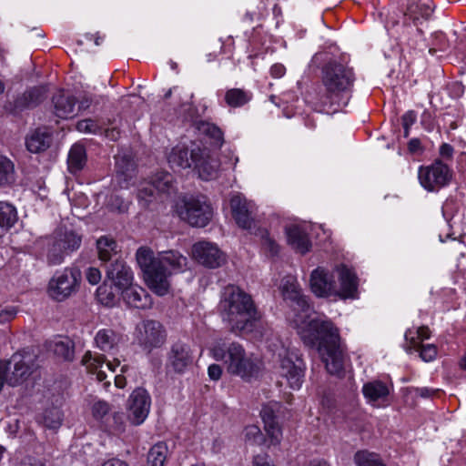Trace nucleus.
Returning <instances> with one entry per match:
<instances>
[{
	"instance_id": "58836bf2",
	"label": "nucleus",
	"mask_w": 466,
	"mask_h": 466,
	"mask_svg": "<svg viewBox=\"0 0 466 466\" xmlns=\"http://www.w3.org/2000/svg\"><path fill=\"white\" fill-rule=\"evenodd\" d=\"M98 257L102 261H109L113 256L116 255V243L114 239L107 237H101L96 241Z\"/></svg>"
},
{
	"instance_id": "473e14b6",
	"label": "nucleus",
	"mask_w": 466,
	"mask_h": 466,
	"mask_svg": "<svg viewBox=\"0 0 466 466\" xmlns=\"http://www.w3.org/2000/svg\"><path fill=\"white\" fill-rule=\"evenodd\" d=\"M52 138L47 131L36 129L26 138L25 145L32 153H38L49 147Z\"/></svg>"
},
{
	"instance_id": "37998d69",
	"label": "nucleus",
	"mask_w": 466,
	"mask_h": 466,
	"mask_svg": "<svg viewBox=\"0 0 466 466\" xmlns=\"http://www.w3.org/2000/svg\"><path fill=\"white\" fill-rule=\"evenodd\" d=\"M63 421V413L57 407L46 409L42 415L44 425L52 430L58 429Z\"/></svg>"
},
{
	"instance_id": "6e6d98bb",
	"label": "nucleus",
	"mask_w": 466,
	"mask_h": 466,
	"mask_svg": "<svg viewBox=\"0 0 466 466\" xmlns=\"http://www.w3.org/2000/svg\"><path fill=\"white\" fill-rule=\"evenodd\" d=\"M208 373L211 380H218L221 377L222 369L218 364H211L208 369Z\"/></svg>"
},
{
	"instance_id": "a211bd4d",
	"label": "nucleus",
	"mask_w": 466,
	"mask_h": 466,
	"mask_svg": "<svg viewBox=\"0 0 466 466\" xmlns=\"http://www.w3.org/2000/svg\"><path fill=\"white\" fill-rule=\"evenodd\" d=\"M193 163L194 168L201 179L211 180L218 177L219 161L210 155L208 148L199 146V150Z\"/></svg>"
},
{
	"instance_id": "a19ab883",
	"label": "nucleus",
	"mask_w": 466,
	"mask_h": 466,
	"mask_svg": "<svg viewBox=\"0 0 466 466\" xmlns=\"http://www.w3.org/2000/svg\"><path fill=\"white\" fill-rule=\"evenodd\" d=\"M249 93L240 88H232L226 92L225 101L231 107H239L250 100Z\"/></svg>"
},
{
	"instance_id": "4468645a",
	"label": "nucleus",
	"mask_w": 466,
	"mask_h": 466,
	"mask_svg": "<svg viewBox=\"0 0 466 466\" xmlns=\"http://www.w3.org/2000/svg\"><path fill=\"white\" fill-rule=\"evenodd\" d=\"M192 254L199 264L210 268H218L226 262L225 254L216 244L208 241L194 244Z\"/></svg>"
},
{
	"instance_id": "6e6552de",
	"label": "nucleus",
	"mask_w": 466,
	"mask_h": 466,
	"mask_svg": "<svg viewBox=\"0 0 466 466\" xmlns=\"http://www.w3.org/2000/svg\"><path fill=\"white\" fill-rule=\"evenodd\" d=\"M82 237L76 231L68 228H58L53 237L47 249V262L49 265H60L65 257L80 248Z\"/></svg>"
},
{
	"instance_id": "a878e982",
	"label": "nucleus",
	"mask_w": 466,
	"mask_h": 466,
	"mask_svg": "<svg viewBox=\"0 0 466 466\" xmlns=\"http://www.w3.org/2000/svg\"><path fill=\"white\" fill-rule=\"evenodd\" d=\"M405 339L407 342L405 350L408 353L419 352L420 359L425 362H430L436 359L438 350L435 345L420 343L412 335L411 330H408L405 333Z\"/></svg>"
},
{
	"instance_id": "864d4df0",
	"label": "nucleus",
	"mask_w": 466,
	"mask_h": 466,
	"mask_svg": "<svg viewBox=\"0 0 466 466\" xmlns=\"http://www.w3.org/2000/svg\"><path fill=\"white\" fill-rule=\"evenodd\" d=\"M15 315L16 310L14 308H6L0 310V324L10 321L15 317Z\"/></svg>"
},
{
	"instance_id": "f257e3e1",
	"label": "nucleus",
	"mask_w": 466,
	"mask_h": 466,
	"mask_svg": "<svg viewBox=\"0 0 466 466\" xmlns=\"http://www.w3.org/2000/svg\"><path fill=\"white\" fill-rule=\"evenodd\" d=\"M281 291L284 300L292 308L295 315L292 322L304 344L317 347L327 370L330 374H339L344 369L345 354L339 329L327 319L307 321L311 309L294 279L288 278L282 283Z\"/></svg>"
},
{
	"instance_id": "c03bdc74",
	"label": "nucleus",
	"mask_w": 466,
	"mask_h": 466,
	"mask_svg": "<svg viewBox=\"0 0 466 466\" xmlns=\"http://www.w3.org/2000/svg\"><path fill=\"white\" fill-rule=\"evenodd\" d=\"M46 96V89L44 86H35L24 94L26 106H35L40 104Z\"/></svg>"
},
{
	"instance_id": "69168bd1",
	"label": "nucleus",
	"mask_w": 466,
	"mask_h": 466,
	"mask_svg": "<svg viewBox=\"0 0 466 466\" xmlns=\"http://www.w3.org/2000/svg\"><path fill=\"white\" fill-rule=\"evenodd\" d=\"M417 392L420 397L428 398L434 392V390H430L428 388H420L417 390Z\"/></svg>"
},
{
	"instance_id": "49530a36",
	"label": "nucleus",
	"mask_w": 466,
	"mask_h": 466,
	"mask_svg": "<svg viewBox=\"0 0 466 466\" xmlns=\"http://www.w3.org/2000/svg\"><path fill=\"white\" fill-rule=\"evenodd\" d=\"M99 301L106 306H112L115 303V295L106 286H100L96 290Z\"/></svg>"
},
{
	"instance_id": "ea45409f",
	"label": "nucleus",
	"mask_w": 466,
	"mask_h": 466,
	"mask_svg": "<svg viewBox=\"0 0 466 466\" xmlns=\"http://www.w3.org/2000/svg\"><path fill=\"white\" fill-rule=\"evenodd\" d=\"M357 466H386L379 454L369 451H359L354 455Z\"/></svg>"
},
{
	"instance_id": "a18cd8bd",
	"label": "nucleus",
	"mask_w": 466,
	"mask_h": 466,
	"mask_svg": "<svg viewBox=\"0 0 466 466\" xmlns=\"http://www.w3.org/2000/svg\"><path fill=\"white\" fill-rule=\"evenodd\" d=\"M262 248L266 252H268L270 256H275L279 253V245L276 241L268 235V232H265L262 235Z\"/></svg>"
},
{
	"instance_id": "5fc2aeb1",
	"label": "nucleus",
	"mask_w": 466,
	"mask_h": 466,
	"mask_svg": "<svg viewBox=\"0 0 466 466\" xmlns=\"http://www.w3.org/2000/svg\"><path fill=\"white\" fill-rule=\"evenodd\" d=\"M411 333L420 343H422L424 339H429L431 335L430 329L427 327H420L416 330V333H413L412 331Z\"/></svg>"
},
{
	"instance_id": "7ed1b4c3",
	"label": "nucleus",
	"mask_w": 466,
	"mask_h": 466,
	"mask_svg": "<svg viewBox=\"0 0 466 466\" xmlns=\"http://www.w3.org/2000/svg\"><path fill=\"white\" fill-rule=\"evenodd\" d=\"M220 316L231 332H251L260 319L250 295L235 285L224 288L219 305Z\"/></svg>"
},
{
	"instance_id": "393cba45",
	"label": "nucleus",
	"mask_w": 466,
	"mask_h": 466,
	"mask_svg": "<svg viewBox=\"0 0 466 466\" xmlns=\"http://www.w3.org/2000/svg\"><path fill=\"white\" fill-rule=\"evenodd\" d=\"M55 115L63 119H67L76 115V99L71 95L59 91L52 99Z\"/></svg>"
},
{
	"instance_id": "13d9d810",
	"label": "nucleus",
	"mask_w": 466,
	"mask_h": 466,
	"mask_svg": "<svg viewBox=\"0 0 466 466\" xmlns=\"http://www.w3.org/2000/svg\"><path fill=\"white\" fill-rule=\"evenodd\" d=\"M453 151V147L447 143H443L440 147V155L447 159L452 158Z\"/></svg>"
},
{
	"instance_id": "de8ad7c7",
	"label": "nucleus",
	"mask_w": 466,
	"mask_h": 466,
	"mask_svg": "<svg viewBox=\"0 0 466 466\" xmlns=\"http://www.w3.org/2000/svg\"><path fill=\"white\" fill-rule=\"evenodd\" d=\"M245 437L252 443H260L262 441V434L258 426L249 425L245 428Z\"/></svg>"
},
{
	"instance_id": "603ef678",
	"label": "nucleus",
	"mask_w": 466,
	"mask_h": 466,
	"mask_svg": "<svg viewBox=\"0 0 466 466\" xmlns=\"http://www.w3.org/2000/svg\"><path fill=\"white\" fill-rule=\"evenodd\" d=\"M86 278L91 285H96L101 280V272L96 268H88L86 271Z\"/></svg>"
},
{
	"instance_id": "0e129e2a",
	"label": "nucleus",
	"mask_w": 466,
	"mask_h": 466,
	"mask_svg": "<svg viewBox=\"0 0 466 466\" xmlns=\"http://www.w3.org/2000/svg\"><path fill=\"white\" fill-rule=\"evenodd\" d=\"M115 384L117 388L123 389L127 384L126 378L121 374L116 375L115 376Z\"/></svg>"
},
{
	"instance_id": "6ab92c4d",
	"label": "nucleus",
	"mask_w": 466,
	"mask_h": 466,
	"mask_svg": "<svg viewBox=\"0 0 466 466\" xmlns=\"http://www.w3.org/2000/svg\"><path fill=\"white\" fill-rule=\"evenodd\" d=\"M199 145L191 142L190 145H177L167 155V162L171 167L188 168L194 164Z\"/></svg>"
},
{
	"instance_id": "2eb2a0df",
	"label": "nucleus",
	"mask_w": 466,
	"mask_h": 466,
	"mask_svg": "<svg viewBox=\"0 0 466 466\" xmlns=\"http://www.w3.org/2000/svg\"><path fill=\"white\" fill-rule=\"evenodd\" d=\"M280 375L287 380L292 390H299L303 382V361L294 353L289 354L280 360Z\"/></svg>"
},
{
	"instance_id": "bf43d9fd",
	"label": "nucleus",
	"mask_w": 466,
	"mask_h": 466,
	"mask_svg": "<svg viewBox=\"0 0 466 466\" xmlns=\"http://www.w3.org/2000/svg\"><path fill=\"white\" fill-rule=\"evenodd\" d=\"M254 466H275L268 461L267 456L257 455L253 460Z\"/></svg>"
},
{
	"instance_id": "4c0bfd02",
	"label": "nucleus",
	"mask_w": 466,
	"mask_h": 466,
	"mask_svg": "<svg viewBox=\"0 0 466 466\" xmlns=\"http://www.w3.org/2000/svg\"><path fill=\"white\" fill-rule=\"evenodd\" d=\"M15 180V166L6 157L0 156V187L12 185Z\"/></svg>"
},
{
	"instance_id": "20e7f679",
	"label": "nucleus",
	"mask_w": 466,
	"mask_h": 466,
	"mask_svg": "<svg viewBox=\"0 0 466 466\" xmlns=\"http://www.w3.org/2000/svg\"><path fill=\"white\" fill-rule=\"evenodd\" d=\"M210 355L218 361H223L227 371L248 380L258 375L259 361L248 355L239 343H226L222 339L214 342L209 349Z\"/></svg>"
},
{
	"instance_id": "c85d7f7f",
	"label": "nucleus",
	"mask_w": 466,
	"mask_h": 466,
	"mask_svg": "<svg viewBox=\"0 0 466 466\" xmlns=\"http://www.w3.org/2000/svg\"><path fill=\"white\" fill-rule=\"evenodd\" d=\"M116 179L121 188H127L129 181L135 176V165L132 160L126 157H118L116 158Z\"/></svg>"
},
{
	"instance_id": "f03ea898",
	"label": "nucleus",
	"mask_w": 466,
	"mask_h": 466,
	"mask_svg": "<svg viewBox=\"0 0 466 466\" xmlns=\"http://www.w3.org/2000/svg\"><path fill=\"white\" fill-rule=\"evenodd\" d=\"M137 261L148 288L158 296L168 293L169 276L183 271L187 264V258L178 251H162L155 257L153 251L145 247L137 249Z\"/></svg>"
},
{
	"instance_id": "39448f33",
	"label": "nucleus",
	"mask_w": 466,
	"mask_h": 466,
	"mask_svg": "<svg viewBox=\"0 0 466 466\" xmlns=\"http://www.w3.org/2000/svg\"><path fill=\"white\" fill-rule=\"evenodd\" d=\"M321 82L325 87V93L319 96V105L322 110L334 105L347 104L341 100V96L351 90L355 75L352 68L340 63L330 62L322 69Z\"/></svg>"
},
{
	"instance_id": "bb28decb",
	"label": "nucleus",
	"mask_w": 466,
	"mask_h": 466,
	"mask_svg": "<svg viewBox=\"0 0 466 466\" xmlns=\"http://www.w3.org/2000/svg\"><path fill=\"white\" fill-rule=\"evenodd\" d=\"M286 234L288 243L297 252L305 254L309 251L311 243L307 232L302 228L297 225L289 226L286 228Z\"/></svg>"
},
{
	"instance_id": "72a5a7b5",
	"label": "nucleus",
	"mask_w": 466,
	"mask_h": 466,
	"mask_svg": "<svg viewBox=\"0 0 466 466\" xmlns=\"http://www.w3.org/2000/svg\"><path fill=\"white\" fill-rule=\"evenodd\" d=\"M86 162V155L85 147L82 145L75 144L68 153V170L70 173L76 174L83 169Z\"/></svg>"
},
{
	"instance_id": "f3484780",
	"label": "nucleus",
	"mask_w": 466,
	"mask_h": 466,
	"mask_svg": "<svg viewBox=\"0 0 466 466\" xmlns=\"http://www.w3.org/2000/svg\"><path fill=\"white\" fill-rule=\"evenodd\" d=\"M312 292L321 298L336 297L338 288L332 274L323 268H317L310 276Z\"/></svg>"
},
{
	"instance_id": "338daca9",
	"label": "nucleus",
	"mask_w": 466,
	"mask_h": 466,
	"mask_svg": "<svg viewBox=\"0 0 466 466\" xmlns=\"http://www.w3.org/2000/svg\"><path fill=\"white\" fill-rule=\"evenodd\" d=\"M460 367L462 370H466V351H465V354L462 356V358L460 360Z\"/></svg>"
},
{
	"instance_id": "c9c22d12",
	"label": "nucleus",
	"mask_w": 466,
	"mask_h": 466,
	"mask_svg": "<svg viewBox=\"0 0 466 466\" xmlns=\"http://www.w3.org/2000/svg\"><path fill=\"white\" fill-rule=\"evenodd\" d=\"M363 394L369 401H377L385 400L390 393L388 386L379 380H374L364 384Z\"/></svg>"
},
{
	"instance_id": "9d476101",
	"label": "nucleus",
	"mask_w": 466,
	"mask_h": 466,
	"mask_svg": "<svg viewBox=\"0 0 466 466\" xmlns=\"http://www.w3.org/2000/svg\"><path fill=\"white\" fill-rule=\"evenodd\" d=\"M175 191L173 175L167 171H157L150 180L140 183L137 188V198L144 207H147L155 198L156 192L169 195Z\"/></svg>"
},
{
	"instance_id": "dca6fc26",
	"label": "nucleus",
	"mask_w": 466,
	"mask_h": 466,
	"mask_svg": "<svg viewBox=\"0 0 466 466\" xmlns=\"http://www.w3.org/2000/svg\"><path fill=\"white\" fill-rule=\"evenodd\" d=\"M194 356L190 347L181 341L172 344L167 353V367L174 372L184 373L193 364Z\"/></svg>"
},
{
	"instance_id": "1a4fd4ad",
	"label": "nucleus",
	"mask_w": 466,
	"mask_h": 466,
	"mask_svg": "<svg viewBox=\"0 0 466 466\" xmlns=\"http://www.w3.org/2000/svg\"><path fill=\"white\" fill-rule=\"evenodd\" d=\"M418 178L424 189L436 192L451 182L452 171L447 164L437 159L431 165L420 167Z\"/></svg>"
},
{
	"instance_id": "7c9ffc66",
	"label": "nucleus",
	"mask_w": 466,
	"mask_h": 466,
	"mask_svg": "<svg viewBox=\"0 0 466 466\" xmlns=\"http://www.w3.org/2000/svg\"><path fill=\"white\" fill-rule=\"evenodd\" d=\"M431 0H407V15L413 20L428 19L433 12Z\"/></svg>"
},
{
	"instance_id": "0eeeda50",
	"label": "nucleus",
	"mask_w": 466,
	"mask_h": 466,
	"mask_svg": "<svg viewBox=\"0 0 466 466\" xmlns=\"http://www.w3.org/2000/svg\"><path fill=\"white\" fill-rule=\"evenodd\" d=\"M81 280V270L76 266L57 270L49 280L48 294L56 301H64L78 291Z\"/></svg>"
},
{
	"instance_id": "3c124183",
	"label": "nucleus",
	"mask_w": 466,
	"mask_h": 466,
	"mask_svg": "<svg viewBox=\"0 0 466 466\" xmlns=\"http://www.w3.org/2000/svg\"><path fill=\"white\" fill-rule=\"evenodd\" d=\"M93 415L97 418H103L109 410L108 404L104 401H97L93 405Z\"/></svg>"
},
{
	"instance_id": "423d86ee",
	"label": "nucleus",
	"mask_w": 466,
	"mask_h": 466,
	"mask_svg": "<svg viewBox=\"0 0 466 466\" xmlns=\"http://www.w3.org/2000/svg\"><path fill=\"white\" fill-rule=\"evenodd\" d=\"M179 218L192 227L203 228L212 218L213 210L204 196L184 197L177 206Z\"/></svg>"
},
{
	"instance_id": "680f3d73",
	"label": "nucleus",
	"mask_w": 466,
	"mask_h": 466,
	"mask_svg": "<svg viewBox=\"0 0 466 466\" xmlns=\"http://www.w3.org/2000/svg\"><path fill=\"white\" fill-rule=\"evenodd\" d=\"M91 103H92V100H91L90 97L84 96L79 101L78 109L79 110H86V109H87L90 106Z\"/></svg>"
},
{
	"instance_id": "f8f14e48",
	"label": "nucleus",
	"mask_w": 466,
	"mask_h": 466,
	"mask_svg": "<svg viewBox=\"0 0 466 466\" xmlns=\"http://www.w3.org/2000/svg\"><path fill=\"white\" fill-rule=\"evenodd\" d=\"M150 407L149 393L145 389H136L127 400V419L132 424L140 425L147 418Z\"/></svg>"
},
{
	"instance_id": "cd10ccee",
	"label": "nucleus",
	"mask_w": 466,
	"mask_h": 466,
	"mask_svg": "<svg viewBox=\"0 0 466 466\" xmlns=\"http://www.w3.org/2000/svg\"><path fill=\"white\" fill-rule=\"evenodd\" d=\"M262 420L264 422V429L270 438V443L277 445L280 442L282 432L276 421L274 411L268 406H264L260 411Z\"/></svg>"
},
{
	"instance_id": "8fccbe9b",
	"label": "nucleus",
	"mask_w": 466,
	"mask_h": 466,
	"mask_svg": "<svg viewBox=\"0 0 466 466\" xmlns=\"http://www.w3.org/2000/svg\"><path fill=\"white\" fill-rule=\"evenodd\" d=\"M76 128L84 133H96L97 126L92 119H84L77 123Z\"/></svg>"
},
{
	"instance_id": "052dcab7",
	"label": "nucleus",
	"mask_w": 466,
	"mask_h": 466,
	"mask_svg": "<svg viewBox=\"0 0 466 466\" xmlns=\"http://www.w3.org/2000/svg\"><path fill=\"white\" fill-rule=\"evenodd\" d=\"M101 466H128V464L122 460L114 458L104 461Z\"/></svg>"
},
{
	"instance_id": "5701e85b",
	"label": "nucleus",
	"mask_w": 466,
	"mask_h": 466,
	"mask_svg": "<svg viewBox=\"0 0 466 466\" xmlns=\"http://www.w3.org/2000/svg\"><path fill=\"white\" fill-rule=\"evenodd\" d=\"M340 288L338 289L336 297L340 299H355L358 291L357 277L346 266L341 265L338 268Z\"/></svg>"
},
{
	"instance_id": "2f4dec72",
	"label": "nucleus",
	"mask_w": 466,
	"mask_h": 466,
	"mask_svg": "<svg viewBox=\"0 0 466 466\" xmlns=\"http://www.w3.org/2000/svg\"><path fill=\"white\" fill-rule=\"evenodd\" d=\"M54 354L66 361H71L75 356V343L67 337H59L50 343Z\"/></svg>"
},
{
	"instance_id": "79ce46f5",
	"label": "nucleus",
	"mask_w": 466,
	"mask_h": 466,
	"mask_svg": "<svg viewBox=\"0 0 466 466\" xmlns=\"http://www.w3.org/2000/svg\"><path fill=\"white\" fill-rule=\"evenodd\" d=\"M167 447L163 442L155 444L148 451L147 463L149 466H164L167 459Z\"/></svg>"
},
{
	"instance_id": "9b49d317",
	"label": "nucleus",
	"mask_w": 466,
	"mask_h": 466,
	"mask_svg": "<svg viewBox=\"0 0 466 466\" xmlns=\"http://www.w3.org/2000/svg\"><path fill=\"white\" fill-rule=\"evenodd\" d=\"M135 339L144 350L151 352L165 343L167 333L160 322L147 319L137 325Z\"/></svg>"
},
{
	"instance_id": "e2e57ef3",
	"label": "nucleus",
	"mask_w": 466,
	"mask_h": 466,
	"mask_svg": "<svg viewBox=\"0 0 466 466\" xmlns=\"http://www.w3.org/2000/svg\"><path fill=\"white\" fill-rule=\"evenodd\" d=\"M408 147L410 152H416L420 148V141L418 138H413L409 142Z\"/></svg>"
},
{
	"instance_id": "b1692460",
	"label": "nucleus",
	"mask_w": 466,
	"mask_h": 466,
	"mask_svg": "<svg viewBox=\"0 0 466 466\" xmlns=\"http://www.w3.org/2000/svg\"><path fill=\"white\" fill-rule=\"evenodd\" d=\"M124 301L132 308L147 309L151 307L152 300L149 294L142 287L132 284L121 291Z\"/></svg>"
},
{
	"instance_id": "c756f323",
	"label": "nucleus",
	"mask_w": 466,
	"mask_h": 466,
	"mask_svg": "<svg viewBox=\"0 0 466 466\" xmlns=\"http://www.w3.org/2000/svg\"><path fill=\"white\" fill-rule=\"evenodd\" d=\"M121 335L112 329H99L95 336L96 347L105 352L113 350L120 342Z\"/></svg>"
},
{
	"instance_id": "aec40b11",
	"label": "nucleus",
	"mask_w": 466,
	"mask_h": 466,
	"mask_svg": "<svg viewBox=\"0 0 466 466\" xmlns=\"http://www.w3.org/2000/svg\"><path fill=\"white\" fill-rule=\"evenodd\" d=\"M106 279L119 290L123 291L133 284V272L125 261L116 259L106 267Z\"/></svg>"
},
{
	"instance_id": "ddd939ff",
	"label": "nucleus",
	"mask_w": 466,
	"mask_h": 466,
	"mask_svg": "<svg viewBox=\"0 0 466 466\" xmlns=\"http://www.w3.org/2000/svg\"><path fill=\"white\" fill-rule=\"evenodd\" d=\"M0 363L5 368L7 384L12 387L24 383L33 372L29 360L20 354H14L9 360Z\"/></svg>"
},
{
	"instance_id": "4be33fe9",
	"label": "nucleus",
	"mask_w": 466,
	"mask_h": 466,
	"mask_svg": "<svg viewBox=\"0 0 466 466\" xmlns=\"http://www.w3.org/2000/svg\"><path fill=\"white\" fill-rule=\"evenodd\" d=\"M105 356H94L90 351H87L82 359V364L86 366L89 373L96 375L98 381H104L106 379L107 376L106 373V369L115 372L116 368L120 365V361L118 360H114V361H108L106 363H105Z\"/></svg>"
},
{
	"instance_id": "09e8293b",
	"label": "nucleus",
	"mask_w": 466,
	"mask_h": 466,
	"mask_svg": "<svg viewBox=\"0 0 466 466\" xmlns=\"http://www.w3.org/2000/svg\"><path fill=\"white\" fill-rule=\"evenodd\" d=\"M417 116L414 111H408L406 112L402 117V127L404 128V137H408L410 133V127L416 122Z\"/></svg>"
},
{
	"instance_id": "e433bc0d",
	"label": "nucleus",
	"mask_w": 466,
	"mask_h": 466,
	"mask_svg": "<svg viewBox=\"0 0 466 466\" xmlns=\"http://www.w3.org/2000/svg\"><path fill=\"white\" fill-rule=\"evenodd\" d=\"M197 128L200 134L205 135L210 139V143L213 146L217 147L222 146L224 141L223 133L218 127L209 122L200 121L197 124Z\"/></svg>"
},
{
	"instance_id": "f704fd0d",
	"label": "nucleus",
	"mask_w": 466,
	"mask_h": 466,
	"mask_svg": "<svg viewBox=\"0 0 466 466\" xmlns=\"http://www.w3.org/2000/svg\"><path fill=\"white\" fill-rule=\"evenodd\" d=\"M18 220L17 210L8 202L0 201V230L7 231Z\"/></svg>"
},
{
	"instance_id": "412c9836",
	"label": "nucleus",
	"mask_w": 466,
	"mask_h": 466,
	"mask_svg": "<svg viewBox=\"0 0 466 466\" xmlns=\"http://www.w3.org/2000/svg\"><path fill=\"white\" fill-rule=\"evenodd\" d=\"M233 217L238 225L243 228H250L253 223V213L256 206L240 195H235L230 199Z\"/></svg>"
},
{
	"instance_id": "4d7b16f0",
	"label": "nucleus",
	"mask_w": 466,
	"mask_h": 466,
	"mask_svg": "<svg viewBox=\"0 0 466 466\" xmlns=\"http://www.w3.org/2000/svg\"><path fill=\"white\" fill-rule=\"evenodd\" d=\"M286 68L281 64H275L270 67V75L275 78H279L285 75Z\"/></svg>"
},
{
	"instance_id": "774afa93",
	"label": "nucleus",
	"mask_w": 466,
	"mask_h": 466,
	"mask_svg": "<svg viewBox=\"0 0 466 466\" xmlns=\"http://www.w3.org/2000/svg\"><path fill=\"white\" fill-rule=\"evenodd\" d=\"M244 18H245V20H247V21H248V22H252V21H253V15H252V14H249V13H247V14L245 15V17H244Z\"/></svg>"
}]
</instances>
